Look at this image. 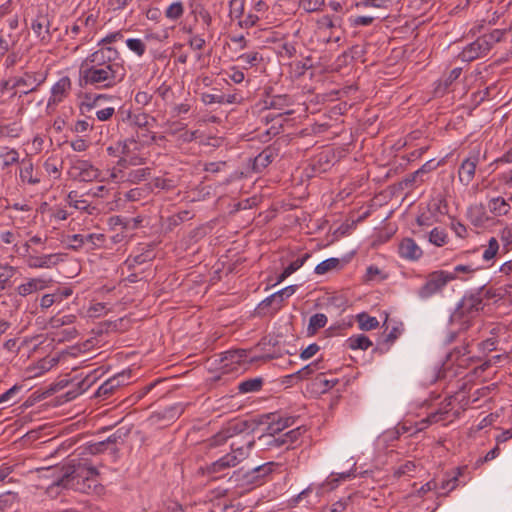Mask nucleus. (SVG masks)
<instances>
[{
	"mask_svg": "<svg viewBox=\"0 0 512 512\" xmlns=\"http://www.w3.org/2000/svg\"><path fill=\"white\" fill-rule=\"evenodd\" d=\"M71 89L72 82L68 76H63L54 83L51 87L50 97L46 105L48 114H52L57 106L69 96Z\"/></svg>",
	"mask_w": 512,
	"mask_h": 512,
	"instance_id": "6e6552de",
	"label": "nucleus"
},
{
	"mask_svg": "<svg viewBox=\"0 0 512 512\" xmlns=\"http://www.w3.org/2000/svg\"><path fill=\"white\" fill-rule=\"evenodd\" d=\"M237 60L243 63L244 69H248L260 64V62L263 60V57L257 51H251L239 55Z\"/></svg>",
	"mask_w": 512,
	"mask_h": 512,
	"instance_id": "7c9ffc66",
	"label": "nucleus"
},
{
	"mask_svg": "<svg viewBox=\"0 0 512 512\" xmlns=\"http://www.w3.org/2000/svg\"><path fill=\"white\" fill-rule=\"evenodd\" d=\"M351 476H352V473L350 471L339 473V474H337V477H334V474H332L328 478L327 484L331 485L332 488H335L339 481H346V480L350 479Z\"/></svg>",
	"mask_w": 512,
	"mask_h": 512,
	"instance_id": "e2e57ef3",
	"label": "nucleus"
},
{
	"mask_svg": "<svg viewBox=\"0 0 512 512\" xmlns=\"http://www.w3.org/2000/svg\"><path fill=\"white\" fill-rule=\"evenodd\" d=\"M0 159L2 160V168L5 169L19 162V153L15 149L4 148L0 152Z\"/></svg>",
	"mask_w": 512,
	"mask_h": 512,
	"instance_id": "72a5a7b5",
	"label": "nucleus"
},
{
	"mask_svg": "<svg viewBox=\"0 0 512 512\" xmlns=\"http://www.w3.org/2000/svg\"><path fill=\"white\" fill-rule=\"evenodd\" d=\"M68 247L73 250H79L86 246L84 241V235L74 234L67 237Z\"/></svg>",
	"mask_w": 512,
	"mask_h": 512,
	"instance_id": "603ef678",
	"label": "nucleus"
},
{
	"mask_svg": "<svg viewBox=\"0 0 512 512\" xmlns=\"http://www.w3.org/2000/svg\"><path fill=\"white\" fill-rule=\"evenodd\" d=\"M246 357V353L244 350H235V351H227L225 353V360H230L231 362H240Z\"/></svg>",
	"mask_w": 512,
	"mask_h": 512,
	"instance_id": "774afa93",
	"label": "nucleus"
},
{
	"mask_svg": "<svg viewBox=\"0 0 512 512\" xmlns=\"http://www.w3.org/2000/svg\"><path fill=\"white\" fill-rule=\"evenodd\" d=\"M123 33L121 31H115L107 34L105 37L100 39L97 43L98 48L112 47L111 44L122 40Z\"/></svg>",
	"mask_w": 512,
	"mask_h": 512,
	"instance_id": "49530a36",
	"label": "nucleus"
},
{
	"mask_svg": "<svg viewBox=\"0 0 512 512\" xmlns=\"http://www.w3.org/2000/svg\"><path fill=\"white\" fill-rule=\"evenodd\" d=\"M465 469V467H458L452 473H446L441 483H438V489L444 492L439 493L438 496H446L449 492L456 489L459 485V477L463 475Z\"/></svg>",
	"mask_w": 512,
	"mask_h": 512,
	"instance_id": "ddd939ff",
	"label": "nucleus"
},
{
	"mask_svg": "<svg viewBox=\"0 0 512 512\" xmlns=\"http://www.w3.org/2000/svg\"><path fill=\"white\" fill-rule=\"evenodd\" d=\"M136 136L139 140L142 139L143 143H145V144L155 143V142H157V140L164 139V136H159V137L156 136L154 133L149 131V128H145V132H143V133L137 132Z\"/></svg>",
	"mask_w": 512,
	"mask_h": 512,
	"instance_id": "6e6d98bb",
	"label": "nucleus"
},
{
	"mask_svg": "<svg viewBox=\"0 0 512 512\" xmlns=\"http://www.w3.org/2000/svg\"><path fill=\"white\" fill-rule=\"evenodd\" d=\"M68 174L75 180L90 182L97 179L100 172L89 161L74 159L71 161Z\"/></svg>",
	"mask_w": 512,
	"mask_h": 512,
	"instance_id": "1a4fd4ad",
	"label": "nucleus"
},
{
	"mask_svg": "<svg viewBox=\"0 0 512 512\" xmlns=\"http://www.w3.org/2000/svg\"><path fill=\"white\" fill-rule=\"evenodd\" d=\"M276 465L273 463V462H269V463H266L264 465H261L259 467H256L253 472L256 474V477H265L267 475H269L272 470H273V467H275Z\"/></svg>",
	"mask_w": 512,
	"mask_h": 512,
	"instance_id": "0e129e2a",
	"label": "nucleus"
},
{
	"mask_svg": "<svg viewBox=\"0 0 512 512\" xmlns=\"http://www.w3.org/2000/svg\"><path fill=\"white\" fill-rule=\"evenodd\" d=\"M61 260L59 254H47L43 256L30 255L27 258V265L30 268H52Z\"/></svg>",
	"mask_w": 512,
	"mask_h": 512,
	"instance_id": "2eb2a0df",
	"label": "nucleus"
},
{
	"mask_svg": "<svg viewBox=\"0 0 512 512\" xmlns=\"http://www.w3.org/2000/svg\"><path fill=\"white\" fill-rule=\"evenodd\" d=\"M153 186L158 189L169 191L176 187V183L172 179L157 177L153 179Z\"/></svg>",
	"mask_w": 512,
	"mask_h": 512,
	"instance_id": "09e8293b",
	"label": "nucleus"
},
{
	"mask_svg": "<svg viewBox=\"0 0 512 512\" xmlns=\"http://www.w3.org/2000/svg\"><path fill=\"white\" fill-rule=\"evenodd\" d=\"M14 44L15 40H12L10 34H4L3 31H0V56L5 55Z\"/></svg>",
	"mask_w": 512,
	"mask_h": 512,
	"instance_id": "8fccbe9b",
	"label": "nucleus"
},
{
	"mask_svg": "<svg viewBox=\"0 0 512 512\" xmlns=\"http://www.w3.org/2000/svg\"><path fill=\"white\" fill-rule=\"evenodd\" d=\"M351 501L350 497L340 499L325 509V512H344Z\"/></svg>",
	"mask_w": 512,
	"mask_h": 512,
	"instance_id": "5fc2aeb1",
	"label": "nucleus"
},
{
	"mask_svg": "<svg viewBox=\"0 0 512 512\" xmlns=\"http://www.w3.org/2000/svg\"><path fill=\"white\" fill-rule=\"evenodd\" d=\"M481 291H475L463 296L457 305L455 316L460 318H474L484 309Z\"/></svg>",
	"mask_w": 512,
	"mask_h": 512,
	"instance_id": "423d86ee",
	"label": "nucleus"
},
{
	"mask_svg": "<svg viewBox=\"0 0 512 512\" xmlns=\"http://www.w3.org/2000/svg\"><path fill=\"white\" fill-rule=\"evenodd\" d=\"M126 75L124 60L115 47L97 48L81 63V86L108 89L123 81Z\"/></svg>",
	"mask_w": 512,
	"mask_h": 512,
	"instance_id": "f257e3e1",
	"label": "nucleus"
},
{
	"mask_svg": "<svg viewBox=\"0 0 512 512\" xmlns=\"http://www.w3.org/2000/svg\"><path fill=\"white\" fill-rule=\"evenodd\" d=\"M317 369H319V362H312L303 367L302 369H300L299 371H297L295 375L300 379H304L307 378L312 373H314Z\"/></svg>",
	"mask_w": 512,
	"mask_h": 512,
	"instance_id": "052dcab7",
	"label": "nucleus"
},
{
	"mask_svg": "<svg viewBox=\"0 0 512 512\" xmlns=\"http://www.w3.org/2000/svg\"><path fill=\"white\" fill-rule=\"evenodd\" d=\"M16 269L10 265H0V291H3L10 279L15 275Z\"/></svg>",
	"mask_w": 512,
	"mask_h": 512,
	"instance_id": "a19ab883",
	"label": "nucleus"
},
{
	"mask_svg": "<svg viewBox=\"0 0 512 512\" xmlns=\"http://www.w3.org/2000/svg\"><path fill=\"white\" fill-rule=\"evenodd\" d=\"M128 49L138 57H142L146 52V43L139 38H128L125 41Z\"/></svg>",
	"mask_w": 512,
	"mask_h": 512,
	"instance_id": "58836bf2",
	"label": "nucleus"
},
{
	"mask_svg": "<svg viewBox=\"0 0 512 512\" xmlns=\"http://www.w3.org/2000/svg\"><path fill=\"white\" fill-rule=\"evenodd\" d=\"M373 21H374V17H371V16H357V17L350 18L351 25L354 27L368 26V25L372 24Z\"/></svg>",
	"mask_w": 512,
	"mask_h": 512,
	"instance_id": "338daca9",
	"label": "nucleus"
},
{
	"mask_svg": "<svg viewBox=\"0 0 512 512\" xmlns=\"http://www.w3.org/2000/svg\"><path fill=\"white\" fill-rule=\"evenodd\" d=\"M296 290H297L296 285L287 286V287L277 291L276 293L270 295L269 297H267L265 300L262 301L261 304L262 305L275 304L276 309H280L284 300L291 297L296 292Z\"/></svg>",
	"mask_w": 512,
	"mask_h": 512,
	"instance_id": "a211bd4d",
	"label": "nucleus"
},
{
	"mask_svg": "<svg viewBox=\"0 0 512 512\" xmlns=\"http://www.w3.org/2000/svg\"><path fill=\"white\" fill-rule=\"evenodd\" d=\"M483 248L484 250L482 252V259L485 262L493 263L500 249L498 240L495 237H491L488 240V244Z\"/></svg>",
	"mask_w": 512,
	"mask_h": 512,
	"instance_id": "c85d7f7f",
	"label": "nucleus"
},
{
	"mask_svg": "<svg viewBox=\"0 0 512 512\" xmlns=\"http://www.w3.org/2000/svg\"><path fill=\"white\" fill-rule=\"evenodd\" d=\"M503 37V32L501 30H494L489 34H485L482 36L485 39L486 44L491 49L496 43H498Z\"/></svg>",
	"mask_w": 512,
	"mask_h": 512,
	"instance_id": "4d7b16f0",
	"label": "nucleus"
},
{
	"mask_svg": "<svg viewBox=\"0 0 512 512\" xmlns=\"http://www.w3.org/2000/svg\"><path fill=\"white\" fill-rule=\"evenodd\" d=\"M490 51V48L485 42V39L481 37L477 38L474 42L467 45L460 53V58L463 61H473L477 58L486 56Z\"/></svg>",
	"mask_w": 512,
	"mask_h": 512,
	"instance_id": "9b49d317",
	"label": "nucleus"
},
{
	"mask_svg": "<svg viewBox=\"0 0 512 512\" xmlns=\"http://www.w3.org/2000/svg\"><path fill=\"white\" fill-rule=\"evenodd\" d=\"M479 270V267L473 264H457L453 271H449V275L453 276L454 280L468 281Z\"/></svg>",
	"mask_w": 512,
	"mask_h": 512,
	"instance_id": "412c9836",
	"label": "nucleus"
},
{
	"mask_svg": "<svg viewBox=\"0 0 512 512\" xmlns=\"http://www.w3.org/2000/svg\"><path fill=\"white\" fill-rule=\"evenodd\" d=\"M467 216L476 227H481L490 220L482 204L471 205L467 210Z\"/></svg>",
	"mask_w": 512,
	"mask_h": 512,
	"instance_id": "aec40b11",
	"label": "nucleus"
},
{
	"mask_svg": "<svg viewBox=\"0 0 512 512\" xmlns=\"http://www.w3.org/2000/svg\"><path fill=\"white\" fill-rule=\"evenodd\" d=\"M276 157V152L273 148H266L261 153H259L253 161V169L256 172H261L265 169Z\"/></svg>",
	"mask_w": 512,
	"mask_h": 512,
	"instance_id": "5701e85b",
	"label": "nucleus"
},
{
	"mask_svg": "<svg viewBox=\"0 0 512 512\" xmlns=\"http://www.w3.org/2000/svg\"><path fill=\"white\" fill-rule=\"evenodd\" d=\"M399 254L407 260H418L423 252L413 239L405 238L399 245Z\"/></svg>",
	"mask_w": 512,
	"mask_h": 512,
	"instance_id": "dca6fc26",
	"label": "nucleus"
},
{
	"mask_svg": "<svg viewBox=\"0 0 512 512\" xmlns=\"http://www.w3.org/2000/svg\"><path fill=\"white\" fill-rule=\"evenodd\" d=\"M31 29L42 42L48 43L50 41V21L46 15L37 16L32 21Z\"/></svg>",
	"mask_w": 512,
	"mask_h": 512,
	"instance_id": "4468645a",
	"label": "nucleus"
},
{
	"mask_svg": "<svg viewBox=\"0 0 512 512\" xmlns=\"http://www.w3.org/2000/svg\"><path fill=\"white\" fill-rule=\"evenodd\" d=\"M20 179L24 183L35 185L40 182V177L34 171L33 163L30 160H22L20 168Z\"/></svg>",
	"mask_w": 512,
	"mask_h": 512,
	"instance_id": "4be33fe9",
	"label": "nucleus"
},
{
	"mask_svg": "<svg viewBox=\"0 0 512 512\" xmlns=\"http://www.w3.org/2000/svg\"><path fill=\"white\" fill-rule=\"evenodd\" d=\"M449 404L445 406L444 409H439L435 412H432L429 414L426 418L422 419L420 422L417 423V430H423L428 425L440 422L445 419L446 414L448 413V407Z\"/></svg>",
	"mask_w": 512,
	"mask_h": 512,
	"instance_id": "a878e982",
	"label": "nucleus"
},
{
	"mask_svg": "<svg viewBox=\"0 0 512 512\" xmlns=\"http://www.w3.org/2000/svg\"><path fill=\"white\" fill-rule=\"evenodd\" d=\"M76 321V316L73 314L53 316L49 322L48 327L51 329H59L63 326H71Z\"/></svg>",
	"mask_w": 512,
	"mask_h": 512,
	"instance_id": "c756f323",
	"label": "nucleus"
},
{
	"mask_svg": "<svg viewBox=\"0 0 512 512\" xmlns=\"http://www.w3.org/2000/svg\"><path fill=\"white\" fill-rule=\"evenodd\" d=\"M325 0H300L299 7L308 13L318 12L323 9Z\"/></svg>",
	"mask_w": 512,
	"mask_h": 512,
	"instance_id": "37998d69",
	"label": "nucleus"
},
{
	"mask_svg": "<svg viewBox=\"0 0 512 512\" xmlns=\"http://www.w3.org/2000/svg\"><path fill=\"white\" fill-rule=\"evenodd\" d=\"M184 14V5L181 1L171 3L165 10V17L171 21H177Z\"/></svg>",
	"mask_w": 512,
	"mask_h": 512,
	"instance_id": "c9c22d12",
	"label": "nucleus"
},
{
	"mask_svg": "<svg viewBox=\"0 0 512 512\" xmlns=\"http://www.w3.org/2000/svg\"><path fill=\"white\" fill-rule=\"evenodd\" d=\"M137 148V140L134 138L126 139L124 141L117 142V148L120 150V156L127 157L132 153L133 149Z\"/></svg>",
	"mask_w": 512,
	"mask_h": 512,
	"instance_id": "c03bdc74",
	"label": "nucleus"
},
{
	"mask_svg": "<svg viewBox=\"0 0 512 512\" xmlns=\"http://www.w3.org/2000/svg\"><path fill=\"white\" fill-rule=\"evenodd\" d=\"M128 117L131 118L132 125L139 129L149 128L151 127V122H156L155 118L150 117L146 113H139L133 116H131V114L128 113Z\"/></svg>",
	"mask_w": 512,
	"mask_h": 512,
	"instance_id": "f704fd0d",
	"label": "nucleus"
},
{
	"mask_svg": "<svg viewBox=\"0 0 512 512\" xmlns=\"http://www.w3.org/2000/svg\"><path fill=\"white\" fill-rule=\"evenodd\" d=\"M68 204L78 210H86L88 203L86 200L80 199L77 192L71 191L67 196Z\"/></svg>",
	"mask_w": 512,
	"mask_h": 512,
	"instance_id": "de8ad7c7",
	"label": "nucleus"
},
{
	"mask_svg": "<svg viewBox=\"0 0 512 512\" xmlns=\"http://www.w3.org/2000/svg\"><path fill=\"white\" fill-rule=\"evenodd\" d=\"M50 281L44 278H28L26 282L16 287V292L21 297H27L48 287Z\"/></svg>",
	"mask_w": 512,
	"mask_h": 512,
	"instance_id": "f8f14e48",
	"label": "nucleus"
},
{
	"mask_svg": "<svg viewBox=\"0 0 512 512\" xmlns=\"http://www.w3.org/2000/svg\"><path fill=\"white\" fill-rule=\"evenodd\" d=\"M479 161V154L475 153L461 162L458 169V178L461 184L468 186L473 181Z\"/></svg>",
	"mask_w": 512,
	"mask_h": 512,
	"instance_id": "9d476101",
	"label": "nucleus"
},
{
	"mask_svg": "<svg viewBox=\"0 0 512 512\" xmlns=\"http://www.w3.org/2000/svg\"><path fill=\"white\" fill-rule=\"evenodd\" d=\"M438 490V482L436 479H431L417 490V496L422 497L430 491Z\"/></svg>",
	"mask_w": 512,
	"mask_h": 512,
	"instance_id": "680f3d73",
	"label": "nucleus"
},
{
	"mask_svg": "<svg viewBox=\"0 0 512 512\" xmlns=\"http://www.w3.org/2000/svg\"><path fill=\"white\" fill-rule=\"evenodd\" d=\"M201 101L205 105H211V104H224V95H217V94H210V93H202L201 94Z\"/></svg>",
	"mask_w": 512,
	"mask_h": 512,
	"instance_id": "13d9d810",
	"label": "nucleus"
},
{
	"mask_svg": "<svg viewBox=\"0 0 512 512\" xmlns=\"http://www.w3.org/2000/svg\"><path fill=\"white\" fill-rule=\"evenodd\" d=\"M357 322L359 324V328L363 331L376 329L379 325L376 317H372L366 313L359 314L357 316Z\"/></svg>",
	"mask_w": 512,
	"mask_h": 512,
	"instance_id": "e433bc0d",
	"label": "nucleus"
},
{
	"mask_svg": "<svg viewBox=\"0 0 512 512\" xmlns=\"http://www.w3.org/2000/svg\"><path fill=\"white\" fill-rule=\"evenodd\" d=\"M310 258L309 253H305L302 257L296 259L295 261L291 262L285 269H286V275H291L294 272H296L298 269H300L304 263Z\"/></svg>",
	"mask_w": 512,
	"mask_h": 512,
	"instance_id": "864d4df0",
	"label": "nucleus"
},
{
	"mask_svg": "<svg viewBox=\"0 0 512 512\" xmlns=\"http://www.w3.org/2000/svg\"><path fill=\"white\" fill-rule=\"evenodd\" d=\"M84 241L87 248L92 250L103 245L105 236L101 233H90L84 235Z\"/></svg>",
	"mask_w": 512,
	"mask_h": 512,
	"instance_id": "79ce46f5",
	"label": "nucleus"
},
{
	"mask_svg": "<svg viewBox=\"0 0 512 512\" xmlns=\"http://www.w3.org/2000/svg\"><path fill=\"white\" fill-rule=\"evenodd\" d=\"M247 428V421H238L229 424L227 428L220 431L213 437V445H220L228 438H235L232 440L230 445L231 452L211 464L210 471L212 473L222 472L227 468L235 467L249 457L250 452L255 445V437L249 432L244 433Z\"/></svg>",
	"mask_w": 512,
	"mask_h": 512,
	"instance_id": "f03ea898",
	"label": "nucleus"
},
{
	"mask_svg": "<svg viewBox=\"0 0 512 512\" xmlns=\"http://www.w3.org/2000/svg\"><path fill=\"white\" fill-rule=\"evenodd\" d=\"M487 208L495 217H500L507 215L511 209V206L508 200L497 196L488 199Z\"/></svg>",
	"mask_w": 512,
	"mask_h": 512,
	"instance_id": "6ab92c4d",
	"label": "nucleus"
},
{
	"mask_svg": "<svg viewBox=\"0 0 512 512\" xmlns=\"http://www.w3.org/2000/svg\"><path fill=\"white\" fill-rule=\"evenodd\" d=\"M151 174V169L148 167L137 168V169H127L125 175L121 176L123 182H127L130 184H138L144 180H146Z\"/></svg>",
	"mask_w": 512,
	"mask_h": 512,
	"instance_id": "b1692460",
	"label": "nucleus"
},
{
	"mask_svg": "<svg viewBox=\"0 0 512 512\" xmlns=\"http://www.w3.org/2000/svg\"><path fill=\"white\" fill-rule=\"evenodd\" d=\"M261 442H263V445L268 449V448H271V447H281L285 444H288V440L287 439H282V437H275V436H268L267 438L263 439V440H260Z\"/></svg>",
	"mask_w": 512,
	"mask_h": 512,
	"instance_id": "bf43d9fd",
	"label": "nucleus"
},
{
	"mask_svg": "<svg viewBox=\"0 0 512 512\" xmlns=\"http://www.w3.org/2000/svg\"><path fill=\"white\" fill-rule=\"evenodd\" d=\"M327 316L323 313H317L310 317L308 332L310 334H315L317 330L323 328L327 324Z\"/></svg>",
	"mask_w": 512,
	"mask_h": 512,
	"instance_id": "4c0bfd02",
	"label": "nucleus"
},
{
	"mask_svg": "<svg viewBox=\"0 0 512 512\" xmlns=\"http://www.w3.org/2000/svg\"><path fill=\"white\" fill-rule=\"evenodd\" d=\"M342 19L340 17H334L330 15H323L316 21V26L319 31L325 32L327 30H333L341 26Z\"/></svg>",
	"mask_w": 512,
	"mask_h": 512,
	"instance_id": "bb28decb",
	"label": "nucleus"
},
{
	"mask_svg": "<svg viewBox=\"0 0 512 512\" xmlns=\"http://www.w3.org/2000/svg\"><path fill=\"white\" fill-rule=\"evenodd\" d=\"M346 263H347V261H345L344 259H340V258H336V257L328 258V259L322 261L321 263H319L315 267L314 272L317 275H325L327 273L337 272V271L342 270L344 268V266L346 265Z\"/></svg>",
	"mask_w": 512,
	"mask_h": 512,
	"instance_id": "f3484780",
	"label": "nucleus"
},
{
	"mask_svg": "<svg viewBox=\"0 0 512 512\" xmlns=\"http://www.w3.org/2000/svg\"><path fill=\"white\" fill-rule=\"evenodd\" d=\"M428 240L431 244L442 247L448 242V235L442 228H434L428 235Z\"/></svg>",
	"mask_w": 512,
	"mask_h": 512,
	"instance_id": "473e14b6",
	"label": "nucleus"
},
{
	"mask_svg": "<svg viewBox=\"0 0 512 512\" xmlns=\"http://www.w3.org/2000/svg\"><path fill=\"white\" fill-rule=\"evenodd\" d=\"M145 163V159L138 156L129 154L127 157H121L118 161V165L125 169H129L130 166H138Z\"/></svg>",
	"mask_w": 512,
	"mask_h": 512,
	"instance_id": "a18cd8bd",
	"label": "nucleus"
},
{
	"mask_svg": "<svg viewBox=\"0 0 512 512\" xmlns=\"http://www.w3.org/2000/svg\"><path fill=\"white\" fill-rule=\"evenodd\" d=\"M98 472L95 467L85 462L72 463L66 468L56 481L51 485L73 489L81 493L97 492L99 482Z\"/></svg>",
	"mask_w": 512,
	"mask_h": 512,
	"instance_id": "7ed1b4c3",
	"label": "nucleus"
},
{
	"mask_svg": "<svg viewBox=\"0 0 512 512\" xmlns=\"http://www.w3.org/2000/svg\"><path fill=\"white\" fill-rule=\"evenodd\" d=\"M22 389L21 385H14L4 393L0 394V404L13 405L17 402V395Z\"/></svg>",
	"mask_w": 512,
	"mask_h": 512,
	"instance_id": "ea45409f",
	"label": "nucleus"
},
{
	"mask_svg": "<svg viewBox=\"0 0 512 512\" xmlns=\"http://www.w3.org/2000/svg\"><path fill=\"white\" fill-rule=\"evenodd\" d=\"M295 423V418L291 416L281 417L276 414L262 415L258 421L260 425H266L265 431L258 437L263 440L268 436H275L280 434L284 429L292 426Z\"/></svg>",
	"mask_w": 512,
	"mask_h": 512,
	"instance_id": "0eeeda50",
	"label": "nucleus"
},
{
	"mask_svg": "<svg viewBox=\"0 0 512 512\" xmlns=\"http://www.w3.org/2000/svg\"><path fill=\"white\" fill-rule=\"evenodd\" d=\"M346 344L347 347L352 350H367L369 347L372 346V342L370 341V339L363 334L353 335L349 337L346 340Z\"/></svg>",
	"mask_w": 512,
	"mask_h": 512,
	"instance_id": "cd10ccee",
	"label": "nucleus"
},
{
	"mask_svg": "<svg viewBox=\"0 0 512 512\" xmlns=\"http://www.w3.org/2000/svg\"><path fill=\"white\" fill-rule=\"evenodd\" d=\"M47 72L26 71L21 76L13 77L12 88H17L19 97L35 92L46 81Z\"/></svg>",
	"mask_w": 512,
	"mask_h": 512,
	"instance_id": "39448f33",
	"label": "nucleus"
},
{
	"mask_svg": "<svg viewBox=\"0 0 512 512\" xmlns=\"http://www.w3.org/2000/svg\"><path fill=\"white\" fill-rule=\"evenodd\" d=\"M229 39L238 50H244L248 46V41L244 35H230Z\"/></svg>",
	"mask_w": 512,
	"mask_h": 512,
	"instance_id": "69168bd1",
	"label": "nucleus"
},
{
	"mask_svg": "<svg viewBox=\"0 0 512 512\" xmlns=\"http://www.w3.org/2000/svg\"><path fill=\"white\" fill-rule=\"evenodd\" d=\"M122 376H113L106 380L98 389L96 392V395L99 397H107L108 395L112 394L118 387L122 385V382L120 380Z\"/></svg>",
	"mask_w": 512,
	"mask_h": 512,
	"instance_id": "393cba45",
	"label": "nucleus"
},
{
	"mask_svg": "<svg viewBox=\"0 0 512 512\" xmlns=\"http://www.w3.org/2000/svg\"><path fill=\"white\" fill-rule=\"evenodd\" d=\"M263 380L262 378H251L245 381H242L238 385V390L240 393H251L259 391L262 387Z\"/></svg>",
	"mask_w": 512,
	"mask_h": 512,
	"instance_id": "2f4dec72",
	"label": "nucleus"
},
{
	"mask_svg": "<svg viewBox=\"0 0 512 512\" xmlns=\"http://www.w3.org/2000/svg\"><path fill=\"white\" fill-rule=\"evenodd\" d=\"M451 281H453V276L449 275V271H434L427 276L425 283L418 290V296L421 299H429L441 293Z\"/></svg>",
	"mask_w": 512,
	"mask_h": 512,
	"instance_id": "20e7f679",
	"label": "nucleus"
},
{
	"mask_svg": "<svg viewBox=\"0 0 512 512\" xmlns=\"http://www.w3.org/2000/svg\"><path fill=\"white\" fill-rule=\"evenodd\" d=\"M290 105V98L287 95L273 96L270 101V107L282 110Z\"/></svg>",
	"mask_w": 512,
	"mask_h": 512,
	"instance_id": "3c124183",
	"label": "nucleus"
}]
</instances>
